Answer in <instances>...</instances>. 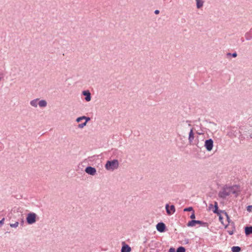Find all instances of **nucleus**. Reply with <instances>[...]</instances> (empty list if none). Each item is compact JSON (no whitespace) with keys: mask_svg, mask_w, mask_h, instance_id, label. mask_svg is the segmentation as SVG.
Wrapping results in <instances>:
<instances>
[{"mask_svg":"<svg viewBox=\"0 0 252 252\" xmlns=\"http://www.w3.org/2000/svg\"><path fill=\"white\" fill-rule=\"evenodd\" d=\"M193 145H195L198 148H200L202 146V144L200 145L199 143H196V140H194Z\"/></svg>","mask_w":252,"mask_h":252,"instance_id":"obj_35","label":"nucleus"},{"mask_svg":"<svg viewBox=\"0 0 252 252\" xmlns=\"http://www.w3.org/2000/svg\"><path fill=\"white\" fill-rule=\"evenodd\" d=\"M226 56L227 58H229L230 57L236 58L237 56V53L235 51L232 53H227Z\"/></svg>","mask_w":252,"mask_h":252,"instance_id":"obj_19","label":"nucleus"},{"mask_svg":"<svg viewBox=\"0 0 252 252\" xmlns=\"http://www.w3.org/2000/svg\"><path fill=\"white\" fill-rule=\"evenodd\" d=\"M195 140H196V143H199V140H198V139H197V138H196L195 139Z\"/></svg>","mask_w":252,"mask_h":252,"instance_id":"obj_44","label":"nucleus"},{"mask_svg":"<svg viewBox=\"0 0 252 252\" xmlns=\"http://www.w3.org/2000/svg\"><path fill=\"white\" fill-rule=\"evenodd\" d=\"M232 193L233 194H236L237 193V191L236 190H232Z\"/></svg>","mask_w":252,"mask_h":252,"instance_id":"obj_42","label":"nucleus"},{"mask_svg":"<svg viewBox=\"0 0 252 252\" xmlns=\"http://www.w3.org/2000/svg\"><path fill=\"white\" fill-rule=\"evenodd\" d=\"M197 134H199V135H200V134H203V133H202V132H197Z\"/></svg>","mask_w":252,"mask_h":252,"instance_id":"obj_46","label":"nucleus"},{"mask_svg":"<svg viewBox=\"0 0 252 252\" xmlns=\"http://www.w3.org/2000/svg\"><path fill=\"white\" fill-rule=\"evenodd\" d=\"M4 218H3L1 220H0V227H1L4 224Z\"/></svg>","mask_w":252,"mask_h":252,"instance_id":"obj_33","label":"nucleus"},{"mask_svg":"<svg viewBox=\"0 0 252 252\" xmlns=\"http://www.w3.org/2000/svg\"><path fill=\"white\" fill-rule=\"evenodd\" d=\"M245 36L247 40H251L252 39V28L245 33Z\"/></svg>","mask_w":252,"mask_h":252,"instance_id":"obj_15","label":"nucleus"},{"mask_svg":"<svg viewBox=\"0 0 252 252\" xmlns=\"http://www.w3.org/2000/svg\"><path fill=\"white\" fill-rule=\"evenodd\" d=\"M231 250L232 252H240L242 249L239 246H233L231 247Z\"/></svg>","mask_w":252,"mask_h":252,"instance_id":"obj_17","label":"nucleus"},{"mask_svg":"<svg viewBox=\"0 0 252 252\" xmlns=\"http://www.w3.org/2000/svg\"><path fill=\"white\" fill-rule=\"evenodd\" d=\"M241 42H244V41H245L244 38L243 37H242V38H241Z\"/></svg>","mask_w":252,"mask_h":252,"instance_id":"obj_43","label":"nucleus"},{"mask_svg":"<svg viewBox=\"0 0 252 252\" xmlns=\"http://www.w3.org/2000/svg\"><path fill=\"white\" fill-rule=\"evenodd\" d=\"M86 124L84 122V123H82L81 124H80L78 125V127L79 128H83L85 126H86Z\"/></svg>","mask_w":252,"mask_h":252,"instance_id":"obj_29","label":"nucleus"},{"mask_svg":"<svg viewBox=\"0 0 252 252\" xmlns=\"http://www.w3.org/2000/svg\"><path fill=\"white\" fill-rule=\"evenodd\" d=\"M195 212L194 211H193L192 212H191V214L190 216V218L191 219V220H195Z\"/></svg>","mask_w":252,"mask_h":252,"instance_id":"obj_28","label":"nucleus"},{"mask_svg":"<svg viewBox=\"0 0 252 252\" xmlns=\"http://www.w3.org/2000/svg\"><path fill=\"white\" fill-rule=\"evenodd\" d=\"M223 214H224L226 218V220L227 221H228V223L229 224H230V223H231L232 222H233V221H232L231 220H230V218L229 217V216L228 215V214H227V213L224 210L223 211V212L222 213Z\"/></svg>","mask_w":252,"mask_h":252,"instance_id":"obj_21","label":"nucleus"},{"mask_svg":"<svg viewBox=\"0 0 252 252\" xmlns=\"http://www.w3.org/2000/svg\"><path fill=\"white\" fill-rule=\"evenodd\" d=\"M244 229L246 236L248 237L252 234V225H246Z\"/></svg>","mask_w":252,"mask_h":252,"instance_id":"obj_11","label":"nucleus"},{"mask_svg":"<svg viewBox=\"0 0 252 252\" xmlns=\"http://www.w3.org/2000/svg\"><path fill=\"white\" fill-rule=\"evenodd\" d=\"M235 230H227V232L230 235H232L234 234V232H235Z\"/></svg>","mask_w":252,"mask_h":252,"instance_id":"obj_37","label":"nucleus"},{"mask_svg":"<svg viewBox=\"0 0 252 252\" xmlns=\"http://www.w3.org/2000/svg\"><path fill=\"white\" fill-rule=\"evenodd\" d=\"M230 225L231 226V227H232V230H236L235 224L234 221L230 223Z\"/></svg>","mask_w":252,"mask_h":252,"instance_id":"obj_30","label":"nucleus"},{"mask_svg":"<svg viewBox=\"0 0 252 252\" xmlns=\"http://www.w3.org/2000/svg\"><path fill=\"white\" fill-rule=\"evenodd\" d=\"M85 122H84L86 124L87 123L91 120V118L89 117H87L85 116Z\"/></svg>","mask_w":252,"mask_h":252,"instance_id":"obj_34","label":"nucleus"},{"mask_svg":"<svg viewBox=\"0 0 252 252\" xmlns=\"http://www.w3.org/2000/svg\"><path fill=\"white\" fill-rule=\"evenodd\" d=\"M224 210H221L219 209L218 203L217 201L214 202V204L213 205V208L212 210L213 212L217 214L218 213H222Z\"/></svg>","mask_w":252,"mask_h":252,"instance_id":"obj_13","label":"nucleus"},{"mask_svg":"<svg viewBox=\"0 0 252 252\" xmlns=\"http://www.w3.org/2000/svg\"><path fill=\"white\" fill-rule=\"evenodd\" d=\"M24 223H25V221H24V218L22 217L20 220V222H19V224L21 225V226H24Z\"/></svg>","mask_w":252,"mask_h":252,"instance_id":"obj_31","label":"nucleus"},{"mask_svg":"<svg viewBox=\"0 0 252 252\" xmlns=\"http://www.w3.org/2000/svg\"><path fill=\"white\" fill-rule=\"evenodd\" d=\"M239 129H240L241 134H246L247 132V131L246 130H247V126H240Z\"/></svg>","mask_w":252,"mask_h":252,"instance_id":"obj_20","label":"nucleus"},{"mask_svg":"<svg viewBox=\"0 0 252 252\" xmlns=\"http://www.w3.org/2000/svg\"><path fill=\"white\" fill-rule=\"evenodd\" d=\"M39 100V99L38 98H36V99H34L33 100H32L31 102H30V104L32 106H33V107H36L37 106V101Z\"/></svg>","mask_w":252,"mask_h":252,"instance_id":"obj_22","label":"nucleus"},{"mask_svg":"<svg viewBox=\"0 0 252 252\" xmlns=\"http://www.w3.org/2000/svg\"><path fill=\"white\" fill-rule=\"evenodd\" d=\"M196 7L198 9L201 8L203 6L204 1L203 0H195Z\"/></svg>","mask_w":252,"mask_h":252,"instance_id":"obj_18","label":"nucleus"},{"mask_svg":"<svg viewBox=\"0 0 252 252\" xmlns=\"http://www.w3.org/2000/svg\"><path fill=\"white\" fill-rule=\"evenodd\" d=\"M229 225H230V224H229L228 223V224H224V225H224V228H225V229H226V228L228 227V226Z\"/></svg>","mask_w":252,"mask_h":252,"instance_id":"obj_41","label":"nucleus"},{"mask_svg":"<svg viewBox=\"0 0 252 252\" xmlns=\"http://www.w3.org/2000/svg\"><path fill=\"white\" fill-rule=\"evenodd\" d=\"M247 211L249 212L252 211V205H249L247 207Z\"/></svg>","mask_w":252,"mask_h":252,"instance_id":"obj_32","label":"nucleus"},{"mask_svg":"<svg viewBox=\"0 0 252 252\" xmlns=\"http://www.w3.org/2000/svg\"><path fill=\"white\" fill-rule=\"evenodd\" d=\"M222 213H218L217 214H216L218 217H219V221L220 222V223L222 224V225H224V222H223V216H222Z\"/></svg>","mask_w":252,"mask_h":252,"instance_id":"obj_23","label":"nucleus"},{"mask_svg":"<svg viewBox=\"0 0 252 252\" xmlns=\"http://www.w3.org/2000/svg\"><path fill=\"white\" fill-rule=\"evenodd\" d=\"M37 215L33 212H30L27 214L26 218L27 224L31 225L34 223L36 221Z\"/></svg>","mask_w":252,"mask_h":252,"instance_id":"obj_5","label":"nucleus"},{"mask_svg":"<svg viewBox=\"0 0 252 252\" xmlns=\"http://www.w3.org/2000/svg\"><path fill=\"white\" fill-rule=\"evenodd\" d=\"M196 224L199 225L200 226L203 227H208V223L207 222H204L202 220H190L187 223V225L188 227H194Z\"/></svg>","mask_w":252,"mask_h":252,"instance_id":"obj_4","label":"nucleus"},{"mask_svg":"<svg viewBox=\"0 0 252 252\" xmlns=\"http://www.w3.org/2000/svg\"><path fill=\"white\" fill-rule=\"evenodd\" d=\"M1 80V77H0V80Z\"/></svg>","mask_w":252,"mask_h":252,"instance_id":"obj_49","label":"nucleus"},{"mask_svg":"<svg viewBox=\"0 0 252 252\" xmlns=\"http://www.w3.org/2000/svg\"><path fill=\"white\" fill-rule=\"evenodd\" d=\"M250 137L252 139V133L250 135Z\"/></svg>","mask_w":252,"mask_h":252,"instance_id":"obj_48","label":"nucleus"},{"mask_svg":"<svg viewBox=\"0 0 252 252\" xmlns=\"http://www.w3.org/2000/svg\"><path fill=\"white\" fill-rule=\"evenodd\" d=\"M156 252H160V251L158 249H157Z\"/></svg>","mask_w":252,"mask_h":252,"instance_id":"obj_47","label":"nucleus"},{"mask_svg":"<svg viewBox=\"0 0 252 252\" xmlns=\"http://www.w3.org/2000/svg\"><path fill=\"white\" fill-rule=\"evenodd\" d=\"M119 161L117 159L107 160L105 165V167L107 170L113 171L119 167Z\"/></svg>","mask_w":252,"mask_h":252,"instance_id":"obj_2","label":"nucleus"},{"mask_svg":"<svg viewBox=\"0 0 252 252\" xmlns=\"http://www.w3.org/2000/svg\"><path fill=\"white\" fill-rule=\"evenodd\" d=\"M209 123H211V124H214L215 125H216V124L214 122H209Z\"/></svg>","mask_w":252,"mask_h":252,"instance_id":"obj_45","label":"nucleus"},{"mask_svg":"<svg viewBox=\"0 0 252 252\" xmlns=\"http://www.w3.org/2000/svg\"><path fill=\"white\" fill-rule=\"evenodd\" d=\"M194 138V134L193 128H191L189 133V142L190 145H193V140Z\"/></svg>","mask_w":252,"mask_h":252,"instance_id":"obj_14","label":"nucleus"},{"mask_svg":"<svg viewBox=\"0 0 252 252\" xmlns=\"http://www.w3.org/2000/svg\"><path fill=\"white\" fill-rule=\"evenodd\" d=\"M193 211H194L193 209V208L191 206L186 207L184 209L183 211L184 212H192Z\"/></svg>","mask_w":252,"mask_h":252,"instance_id":"obj_25","label":"nucleus"},{"mask_svg":"<svg viewBox=\"0 0 252 252\" xmlns=\"http://www.w3.org/2000/svg\"><path fill=\"white\" fill-rule=\"evenodd\" d=\"M228 133L229 136L233 135L234 137H238L240 140H243L246 138H249V136L247 134H241L240 129H235L234 128L231 129Z\"/></svg>","mask_w":252,"mask_h":252,"instance_id":"obj_3","label":"nucleus"},{"mask_svg":"<svg viewBox=\"0 0 252 252\" xmlns=\"http://www.w3.org/2000/svg\"><path fill=\"white\" fill-rule=\"evenodd\" d=\"M204 146L208 152L212 151L214 147V141L212 138L206 139L204 141Z\"/></svg>","mask_w":252,"mask_h":252,"instance_id":"obj_6","label":"nucleus"},{"mask_svg":"<svg viewBox=\"0 0 252 252\" xmlns=\"http://www.w3.org/2000/svg\"><path fill=\"white\" fill-rule=\"evenodd\" d=\"M211 208H213V205L212 204H210L209 206V209H211Z\"/></svg>","mask_w":252,"mask_h":252,"instance_id":"obj_40","label":"nucleus"},{"mask_svg":"<svg viewBox=\"0 0 252 252\" xmlns=\"http://www.w3.org/2000/svg\"><path fill=\"white\" fill-rule=\"evenodd\" d=\"M131 250L130 247L125 242H122V246L121 252H130Z\"/></svg>","mask_w":252,"mask_h":252,"instance_id":"obj_12","label":"nucleus"},{"mask_svg":"<svg viewBox=\"0 0 252 252\" xmlns=\"http://www.w3.org/2000/svg\"><path fill=\"white\" fill-rule=\"evenodd\" d=\"M189 243V239H185L184 240V244H188Z\"/></svg>","mask_w":252,"mask_h":252,"instance_id":"obj_38","label":"nucleus"},{"mask_svg":"<svg viewBox=\"0 0 252 252\" xmlns=\"http://www.w3.org/2000/svg\"><path fill=\"white\" fill-rule=\"evenodd\" d=\"M38 104L40 107L43 108L47 106V103L45 100L41 99L38 100Z\"/></svg>","mask_w":252,"mask_h":252,"instance_id":"obj_16","label":"nucleus"},{"mask_svg":"<svg viewBox=\"0 0 252 252\" xmlns=\"http://www.w3.org/2000/svg\"><path fill=\"white\" fill-rule=\"evenodd\" d=\"M19 224V222L17 221L14 223H10L9 225L11 227L16 228Z\"/></svg>","mask_w":252,"mask_h":252,"instance_id":"obj_26","label":"nucleus"},{"mask_svg":"<svg viewBox=\"0 0 252 252\" xmlns=\"http://www.w3.org/2000/svg\"><path fill=\"white\" fill-rule=\"evenodd\" d=\"M84 119H85V116L79 117L76 118V122H77V123H79L81 121H82V120H84Z\"/></svg>","mask_w":252,"mask_h":252,"instance_id":"obj_27","label":"nucleus"},{"mask_svg":"<svg viewBox=\"0 0 252 252\" xmlns=\"http://www.w3.org/2000/svg\"><path fill=\"white\" fill-rule=\"evenodd\" d=\"M156 228L157 231L160 233L164 232L167 230L165 224L162 221L157 223L156 225Z\"/></svg>","mask_w":252,"mask_h":252,"instance_id":"obj_7","label":"nucleus"},{"mask_svg":"<svg viewBox=\"0 0 252 252\" xmlns=\"http://www.w3.org/2000/svg\"><path fill=\"white\" fill-rule=\"evenodd\" d=\"M168 252H177V251H176V250L173 247H171L169 250H168Z\"/></svg>","mask_w":252,"mask_h":252,"instance_id":"obj_36","label":"nucleus"},{"mask_svg":"<svg viewBox=\"0 0 252 252\" xmlns=\"http://www.w3.org/2000/svg\"><path fill=\"white\" fill-rule=\"evenodd\" d=\"M154 13H155V14H158L159 13V10H155V11H154Z\"/></svg>","mask_w":252,"mask_h":252,"instance_id":"obj_39","label":"nucleus"},{"mask_svg":"<svg viewBox=\"0 0 252 252\" xmlns=\"http://www.w3.org/2000/svg\"><path fill=\"white\" fill-rule=\"evenodd\" d=\"M186 248L183 246H179L176 250V251H177V252H186Z\"/></svg>","mask_w":252,"mask_h":252,"instance_id":"obj_24","label":"nucleus"},{"mask_svg":"<svg viewBox=\"0 0 252 252\" xmlns=\"http://www.w3.org/2000/svg\"><path fill=\"white\" fill-rule=\"evenodd\" d=\"M85 171L88 174L92 176H94L96 173L95 168L91 166H87L85 169Z\"/></svg>","mask_w":252,"mask_h":252,"instance_id":"obj_9","label":"nucleus"},{"mask_svg":"<svg viewBox=\"0 0 252 252\" xmlns=\"http://www.w3.org/2000/svg\"><path fill=\"white\" fill-rule=\"evenodd\" d=\"M82 94L85 96V100L87 102H89L91 100V94L89 90L83 91Z\"/></svg>","mask_w":252,"mask_h":252,"instance_id":"obj_10","label":"nucleus"},{"mask_svg":"<svg viewBox=\"0 0 252 252\" xmlns=\"http://www.w3.org/2000/svg\"><path fill=\"white\" fill-rule=\"evenodd\" d=\"M165 210L166 213L168 215L174 214L176 211L175 206L174 205H169L168 204L165 205Z\"/></svg>","mask_w":252,"mask_h":252,"instance_id":"obj_8","label":"nucleus"},{"mask_svg":"<svg viewBox=\"0 0 252 252\" xmlns=\"http://www.w3.org/2000/svg\"><path fill=\"white\" fill-rule=\"evenodd\" d=\"M234 187L239 188L240 187L239 185H235L233 186H227V185H224L221 190L218 193V196L220 198L224 199L227 196H229L230 194L229 191H227V190L228 189H232Z\"/></svg>","mask_w":252,"mask_h":252,"instance_id":"obj_1","label":"nucleus"}]
</instances>
